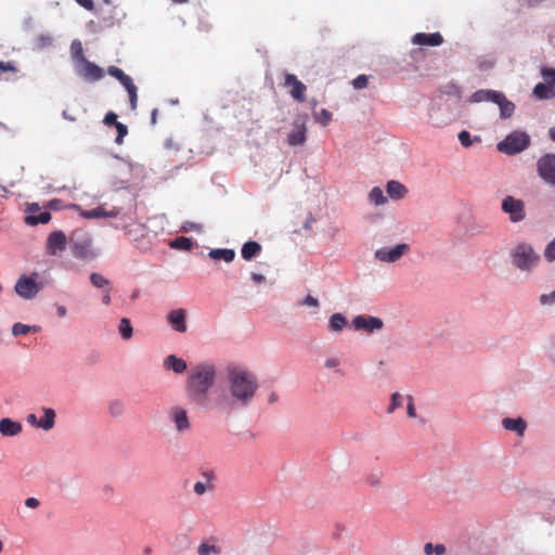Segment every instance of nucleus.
Masks as SVG:
<instances>
[{"instance_id":"1","label":"nucleus","mask_w":555,"mask_h":555,"mask_svg":"<svg viewBox=\"0 0 555 555\" xmlns=\"http://www.w3.org/2000/svg\"><path fill=\"white\" fill-rule=\"evenodd\" d=\"M259 390L257 375L247 366L229 363L225 366V387L218 390L214 406L217 414L229 415L248 408Z\"/></svg>"},{"instance_id":"2","label":"nucleus","mask_w":555,"mask_h":555,"mask_svg":"<svg viewBox=\"0 0 555 555\" xmlns=\"http://www.w3.org/2000/svg\"><path fill=\"white\" fill-rule=\"evenodd\" d=\"M218 377V369L210 360L201 361L191 366L185 378L186 397L207 412L216 413L214 401L217 391L209 393Z\"/></svg>"},{"instance_id":"3","label":"nucleus","mask_w":555,"mask_h":555,"mask_svg":"<svg viewBox=\"0 0 555 555\" xmlns=\"http://www.w3.org/2000/svg\"><path fill=\"white\" fill-rule=\"evenodd\" d=\"M508 258L515 269L525 273L534 271L541 262L540 254L528 241L515 242L508 250Z\"/></svg>"},{"instance_id":"4","label":"nucleus","mask_w":555,"mask_h":555,"mask_svg":"<svg viewBox=\"0 0 555 555\" xmlns=\"http://www.w3.org/2000/svg\"><path fill=\"white\" fill-rule=\"evenodd\" d=\"M46 287L44 281L37 271L22 274L14 284L15 294L23 300H34Z\"/></svg>"},{"instance_id":"5","label":"nucleus","mask_w":555,"mask_h":555,"mask_svg":"<svg viewBox=\"0 0 555 555\" xmlns=\"http://www.w3.org/2000/svg\"><path fill=\"white\" fill-rule=\"evenodd\" d=\"M530 145V137L524 131H513L498 143V151L506 155L521 153Z\"/></svg>"},{"instance_id":"6","label":"nucleus","mask_w":555,"mask_h":555,"mask_svg":"<svg viewBox=\"0 0 555 555\" xmlns=\"http://www.w3.org/2000/svg\"><path fill=\"white\" fill-rule=\"evenodd\" d=\"M116 158L119 162L113 167L117 178V182L114 183L115 185L120 184V186H124L133 178H139L143 175V167L141 165L132 164L131 162L120 159L117 156Z\"/></svg>"},{"instance_id":"7","label":"nucleus","mask_w":555,"mask_h":555,"mask_svg":"<svg viewBox=\"0 0 555 555\" xmlns=\"http://www.w3.org/2000/svg\"><path fill=\"white\" fill-rule=\"evenodd\" d=\"M168 417L173 429L179 435H185L192 430V422L185 408L173 405L168 411Z\"/></svg>"},{"instance_id":"8","label":"nucleus","mask_w":555,"mask_h":555,"mask_svg":"<svg viewBox=\"0 0 555 555\" xmlns=\"http://www.w3.org/2000/svg\"><path fill=\"white\" fill-rule=\"evenodd\" d=\"M40 411L42 413L40 418H38L35 413L27 414L25 418L26 423L33 428L50 431L55 426L56 412L54 409L48 406H41Z\"/></svg>"},{"instance_id":"9","label":"nucleus","mask_w":555,"mask_h":555,"mask_svg":"<svg viewBox=\"0 0 555 555\" xmlns=\"http://www.w3.org/2000/svg\"><path fill=\"white\" fill-rule=\"evenodd\" d=\"M72 254L77 259H91L94 257L92 251V240L85 233L74 234L70 238Z\"/></svg>"},{"instance_id":"10","label":"nucleus","mask_w":555,"mask_h":555,"mask_svg":"<svg viewBox=\"0 0 555 555\" xmlns=\"http://www.w3.org/2000/svg\"><path fill=\"white\" fill-rule=\"evenodd\" d=\"M107 74L116 78L128 92L131 109H135L138 104V88L132 78L125 74L122 69L113 65L108 66Z\"/></svg>"},{"instance_id":"11","label":"nucleus","mask_w":555,"mask_h":555,"mask_svg":"<svg viewBox=\"0 0 555 555\" xmlns=\"http://www.w3.org/2000/svg\"><path fill=\"white\" fill-rule=\"evenodd\" d=\"M409 250L410 246L406 243H401L392 247H382L376 249L374 258L379 262L395 263Z\"/></svg>"},{"instance_id":"12","label":"nucleus","mask_w":555,"mask_h":555,"mask_svg":"<svg viewBox=\"0 0 555 555\" xmlns=\"http://www.w3.org/2000/svg\"><path fill=\"white\" fill-rule=\"evenodd\" d=\"M502 210L508 215L511 222L517 223L526 218L525 204L521 199L506 196L502 201Z\"/></svg>"},{"instance_id":"13","label":"nucleus","mask_w":555,"mask_h":555,"mask_svg":"<svg viewBox=\"0 0 555 555\" xmlns=\"http://www.w3.org/2000/svg\"><path fill=\"white\" fill-rule=\"evenodd\" d=\"M76 74L83 78L87 81H99L101 80L105 73L103 68H101L99 65L90 62L89 60L85 59L81 62L74 65Z\"/></svg>"},{"instance_id":"14","label":"nucleus","mask_w":555,"mask_h":555,"mask_svg":"<svg viewBox=\"0 0 555 555\" xmlns=\"http://www.w3.org/2000/svg\"><path fill=\"white\" fill-rule=\"evenodd\" d=\"M539 176L551 186H555V155L545 154L538 163Z\"/></svg>"},{"instance_id":"15","label":"nucleus","mask_w":555,"mask_h":555,"mask_svg":"<svg viewBox=\"0 0 555 555\" xmlns=\"http://www.w3.org/2000/svg\"><path fill=\"white\" fill-rule=\"evenodd\" d=\"M352 327L356 331H364L366 333H373L383 328L384 323L382 319L372 315H357L352 319Z\"/></svg>"},{"instance_id":"16","label":"nucleus","mask_w":555,"mask_h":555,"mask_svg":"<svg viewBox=\"0 0 555 555\" xmlns=\"http://www.w3.org/2000/svg\"><path fill=\"white\" fill-rule=\"evenodd\" d=\"M186 317V310L177 308L168 312L166 321L173 332L184 334L188 331Z\"/></svg>"},{"instance_id":"17","label":"nucleus","mask_w":555,"mask_h":555,"mask_svg":"<svg viewBox=\"0 0 555 555\" xmlns=\"http://www.w3.org/2000/svg\"><path fill=\"white\" fill-rule=\"evenodd\" d=\"M306 119L297 118L293 122L292 131L288 134L287 142L292 146L302 145L306 142Z\"/></svg>"},{"instance_id":"18","label":"nucleus","mask_w":555,"mask_h":555,"mask_svg":"<svg viewBox=\"0 0 555 555\" xmlns=\"http://www.w3.org/2000/svg\"><path fill=\"white\" fill-rule=\"evenodd\" d=\"M67 238L64 232L53 231L47 238V251L51 256H55L66 248Z\"/></svg>"},{"instance_id":"19","label":"nucleus","mask_w":555,"mask_h":555,"mask_svg":"<svg viewBox=\"0 0 555 555\" xmlns=\"http://www.w3.org/2000/svg\"><path fill=\"white\" fill-rule=\"evenodd\" d=\"M285 86L289 88L291 95L298 102L305 101L307 87L293 74L285 75Z\"/></svg>"},{"instance_id":"20","label":"nucleus","mask_w":555,"mask_h":555,"mask_svg":"<svg viewBox=\"0 0 555 555\" xmlns=\"http://www.w3.org/2000/svg\"><path fill=\"white\" fill-rule=\"evenodd\" d=\"M120 210L116 207L112 209H106L103 206L95 207L90 210H82L80 215L87 219H98V218H115L119 216Z\"/></svg>"},{"instance_id":"21","label":"nucleus","mask_w":555,"mask_h":555,"mask_svg":"<svg viewBox=\"0 0 555 555\" xmlns=\"http://www.w3.org/2000/svg\"><path fill=\"white\" fill-rule=\"evenodd\" d=\"M23 431V425L13 421L10 417H3L0 420V434L3 437H16Z\"/></svg>"},{"instance_id":"22","label":"nucleus","mask_w":555,"mask_h":555,"mask_svg":"<svg viewBox=\"0 0 555 555\" xmlns=\"http://www.w3.org/2000/svg\"><path fill=\"white\" fill-rule=\"evenodd\" d=\"M163 367L166 371H172L175 374H183L188 370V364L182 358L169 354L164 359Z\"/></svg>"},{"instance_id":"23","label":"nucleus","mask_w":555,"mask_h":555,"mask_svg":"<svg viewBox=\"0 0 555 555\" xmlns=\"http://www.w3.org/2000/svg\"><path fill=\"white\" fill-rule=\"evenodd\" d=\"M412 42L420 46L438 47L443 42V38L439 33L424 34L417 33L413 36Z\"/></svg>"},{"instance_id":"24","label":"nucleus","mask_w":555,"mask_h":555,"mask_svg":"<svg viewBox=\"0 0 555 555\" xmlns=\"http://www.w3.org/2000/svg\"><path fill=\"white\" fill-rule=\"evenodd\" d=\"M502 426L505 430L515 433L518 437H522L527 428V423L522 417H504L502 420Z\"/></svg>"},{"instance_id":"25","label":"nucleus","mask_w":555,"mask_h":555,"mask_svg":"<svg viewBox=\"0 0 555 555\" xmlns=\"http://www.w3.org/2000/svg\"><path fill=\"white\" fill-rule=\"evenodd\" d=\"M197 555H221L222 546L215 538L204 540L197 546Z\"/></svg>"},{"instance_id":"26","label":"nucleus","mask_w":555,"mask_h":555,"mask_svg":"<svg viewBox=\"0 0 555 555\" xmlns=\"http://www.w3.org/2000/svg\"><path fill=\"white\" fill-rule=\"evenodd\" d=\"M386 192L391 199H401L408 194V189L397 180H390L386 184Z\"/></svg>"},{"instance_id":"27","label":"nucleus","mask_w":555,"mask_h":555,"mask_svg":"<svg viewBox=\"0 0 555 555\" xmlns=\"http://www.w3.org/2000/svg\"><path fill=\"white\" fill-rule=\"evenodd\" d=\"M499 92L500 91H495V90H489V89H480V90H477L475 91L470 98H469V102L472 103H480V102H495V100L499 96Z\"/></svg>"},{"instance_id":"28","label":"nucleus","mask_w":555,"mask_h":555,"mask_svg":"<svg viewBox=\"0 0 555 555\" xmlns=\"http://www.w3.org/2000/svg\"><path fill=\"white\" fill-rule=\"evenodd\" d=\"M499 96L500 98H498L494 103L500 107V116L502 118H509L515 111V105L513 102L508 101L501 91L499 92Z\"/></svg>"},{"instance_id":"29","label":"nucleus","mask_w":555,"mask_h":555,"mask_svg":"<svg viewBox=\"0 0 555 555\" xmlns=\"http://www.w3.org/2000/svg\"><path fill=\"white\" fill-rule=\"evenodd\" d=\"M261 251V245L255 241L245 243L241 249V255L245 260L256 258Z\"/></svg>"},{"instance_id":"30","label":"nucleus","mask_w":555,"mask_h":555,"mask_svg":"<svg viewBox=\"0 0 555 555\" xmlns=\"http://www.w3.org/2000/svg\"><path fill=\"white\" fill-rule=\"evenodd\" d=\"M347 318L340 312L332 314L328 319V328L335 333L341 332L347 326Z\"/></svg>"},{"instance_id":"31","label":"nucleus","mask_w":555,"mask_h":555,"mask_svg":"<svg viewBox=\"0 0 555 555\" xmlns=\"http://www.w3.org/2000/svg\"><path fill=\"white\" fill-rule=\"evenodd\" d=\"M208 256L214 260H223L225 262H231L235 258V251L230 248H216L211 249Z\"/></svg>"},{"instance_id":"32","label":"nucleus","mask_w":555,"mask_h":555,"mask_svg":"<svg viewBox=\"0 0 555 555\" xmlns=\"http://www.w3.org/2000/svg\"><path fill=\"white\" fill-rule=\"evenodd\" d=\"M533 94L538 99H551L555 95V91H554L553 87L548 86L547 83L539 82L533 88Z\"/></svg>"},{"instance_id":"33","label":"nucleus","mask_w":555,"mask_h":555,"mask_svg":"<svg viewBox=\"0 0 555 555\" xmlns=\"http://www.w3.org/2000/svg\"><path fill=\"white\" fill-rule=\"evenodd\" d=\"M40 330L37 325H27L20 322H16L12 326V335L17 337L22 335H27L30 332H38Z\"/></svg>"},{"instance_id":"34","label":"nucleus","mask_w":555,"mask_h":555,"mask_svg":"<svg viewBox=\"0 0 555 555\" xmlns=\"http://www.w3.org/2000/svg\"><path fill=\"white\" fill-rule=\"evenodd\" d=\"M369 201L375 206H380L387 203V197L379 186H374L369 193Z\"/></svg>"},{"instance_id":"35","label":"nucleus","mask_w":555,"mask_h":555,"mask_svg":"<svg viewBox=\"0 0 555 555\" xmlns=\"http://www.w3.org/2000/svg\"><path fill=\"white\" fill-rule=\"evenodd\" d=\"M70 53L74 65L86 59L83 54L82 43L80 40L75 39L70 44Z\"/></svg>"},{"instance_id":"36","label":"nucleus","mask_w":555,"mask_h":555,"mask_svg":"<svg viewBox=\"0 0 555 555\" xmlns=\"http://www.w3.org/2000/svg\"><path fill=\"white\" fill-rule=\"evenodd\" d=\"M118 332L122 339L129 340L133 336V327L128 318H122L118 324Z\"/></svg>"},{"instance_id":"37","label":"nucleus","mask_w":555,"mask_h":555,"mask_svg":"<svg viewBox=\"0 0 555 555\" xmlns=\"http://www.w3.org/2000/svg\"><path fill=\"white\" fill-rule=\"evenodd\" d=\"M51 220V214L48 211L40 212L39 215L26 216L25 222L28 225H37L39 223L46 224Z\"/></svg>"},{"instance_id":"38","label":"nucleus","mask_w":555,"mask_h":555,"mask_svg":"<svg viewBox=\"0 0 555 555\" xmlns=\"http://www.w3.org/2000/svg\"><path fill=\"white\" fill-rule=\"evenodd\" d=\"M107 410L112 417H119L125 412V404L121 400L115 399L109 401Z\"/></svg>"},{"instance_id":"39","label":"nucleus","mask_w":555,"mask_h":555,"mask_svg":"<svg viewBox=\"0 0 555 555\" xmlns=\"http://www.w3.org/2000/svg\"><path fill=\"white\" fill-rule=\"evenodd\" d=\"M91 284L96 288H109L111 282L104 275L100 273H91L90 275Z\"/></svg>"},{"instance_id":"40","label":"nucleus","mask_w":555,"mask_h":555,"mask_svg":"<svg viewBox=\"0 0 555 555\" xmlns=\"http://www.w3.org/2000/svg\"><path fill=\"white\" fill-rule=\"evenodd\" d=\"M193 246V241L189 237L180 236L170 242V247L190 250Z\"/></svg>"},{"instance_id":"41","label":"nucleus","mask_w":555,"mask_h":555,"mask_svg":"<svg viewBox=\"0 0 555 555\" xmlns=\"http://www.w3.org/2000/svg\"><path fill=\"white\" fill-rule=\"evenodd\" d=\"M459 141L460 143L462 144V146L464 147H469L473 145L474 142H480V138L479 137H474L472 138L470 133L466 130H462L459 135Z\"/></svg>"},{"instance_id":"42","label":"nucleus","mask_w":555,"mask_h":555,"mask_svg":"<svg viewBox=\"0 0 555 555\" xmlns=\"http://www.w3.org/2000/svg\"><path fill=\"white\" fill-rule=\"evenodd\" d=\"M215 490L214 483H207L205 481H196L193 486V491L196 495H204L207 492Z\"/></svg>"},{"instance_id":"43","label":"nucleus","mask_w":555,"mask_h":555,"mask_svg":"<svg viewBox=\"0 0 555 555\" xmlns=\"http://www.w3.org/2000/svg\"><path fill=\"white\" fill-rule=\"evenodd\" d=\"M404 397L399 392H393L390 397V404L387 409V413L391 414L396 409L402 406Z\"/></svg>"},{"instance_id":"44","label":"nucleus","mask_w":555,"mask_h":555,"mask_svg":"<svg viewBox=\"0 0 555 555\" xmlns=\"http://www.w3.org/2000/svg\"><path fill=\"white\" fill-rule=\"evenodd\" d=\"M543 257L547 262L555 261V237L545 245Z\"/></svg>"},{"instance_id":"45","label":"nucleus","mask_w":555,"mask_h":555,"mask_svg":"<svg viewBox=\"0 0 555 555\" xmlns=\"http://www.w3.org/2000/svg\"><path fill=\"white\" fill-rule=\"evenodd\" d=\"M314 119L322 126H326L332 120V113L325 108H322L319 113L314 114Z\"/></svg>"},{"instance_id":"46","label":"nucleus","mask_w":555,"mask_h":555,"mask_svg":"<svg viewBox=\"0 0 555 555\" xmlns=\"http://www.w3.org/2000/svg\"><path fill=\"white\" fill-rule=\"evenodd\" d=\"M444 552H446V547L443 544L433 545L431 543H426L424 545V553L426 555H433L434 553L436 555H442Z\"/></svg>"},{"instance_id":"47","label":"nucleus","mask_w":555,"mask_h":555,"mask_svg":"<svg viewBox=\"0 0 555 555\" xmlns=\"http://www.w3.org/2000/svg\"><path fill=\"white\" fill-rule=\"evenodd\" d=\"M541 76L545 83L553 87L555 85V68L544 67L541 70Z\"/></svg>"},{"instance_id":"48","label":"nucleus","mask_w":555,"mask_h":555,"mask_svg":"<svg viewBox=\"0 0 555 555\" xmlns=\"http://www.w3.org/2000/svg\"><path fill=\"white\" fill-rule=\"evenodd\" d=\"M116 129H117V137H116V140L115 142L117 144H121L122 141H124V138L127 135L128 133V129H127V126L121 124V122H116Z\"/></svg>"},{"instance_id":"49","label":"nucleus","mask_w":555,"mask_h":555,"mask_svg":"<svg viewBox=\"0 0 555 555\" xmlns=\"http://www.w3.org/2000/svg\"><path fill=\"white\" fill-rule=\"evenodd\" d=\"M300 305L301 306H306V307H312L314 309H319L320 308V302H319V299L313 297L312 295H307L301 301H300Z\"/></svg>"},{"instance_id":"50","label":"nucleus","mask_w":555,"mask_h":555,"mask_svg":"<svg viewBox=\"0 0 555 555\" xmlns=\"http://www.w3.org/2000/svg\"><path fill=\"white\" fill-rule=\"evenodd\" d=\"M539 300L543 306H555V291L550 294H542Z\"/></svg>"},{"instance_id":"51","label":"nucleus","mask_w":555,"mask_h":555,"mask_svg":"<svg viewBox=\"0 0 555 555\" xmlns=\"http://www.w3.org/2000/svg\"><path fill=\"white\" fill-rule=\"evenodd\" d=\"M367 77L365 75H359L357 78L352 80V86L354 89L360 90L367 86Z\"/></svg>"},{"instance_id":"52","label":"nucleus","mask_w":555,"mask_h":555,"mask_svg":"<svg viewBox=\"0 0 555 555\" xmlns=\"http://www.w3.org/2000/svg\"><path fill=\"white\" fill-rule=\"evenodd\" d=\"M366 483L371 487H379L382 485V474H371L366 477Z\"/></svg>"},{"instance_id":"53","label":"nucleus","mask_w":555,"mask_h":555,"mask_svg":"<svg viewBox=\"0 0 555 555\" xmlns=\"http://www.w3.org/2000/svg\"><path fill=\"white\" fill-rule=\"evenodd\" d=\"M52 41H53V39L50 35H41L38 38V47L40 49L49 47L52 44Z\"/></svg>"},{"instance_id":"54","label":"nucleus","mask_w":555,"mask_h":555,"mask_svg":"<svg viewBox=\"0 0 555 555\" xmlns=\"http://www.w3.org/2000/svg\"><path fill=\"white\" fill-rule=\"evenodd\" d=\"M406 413L410 417H415L416 416V410H415V405H414V401H413V398L411 396H408L406 397Z\"/></svg>"},{"instance_id":"55","label":"nucleus","mask_w":555,"mask_h":555,"mask_svg":"<svg viewBox=\"0 0 555 555\" xmlns=\"http://www.w3.org/2000/svg\"><path fill=\"white\" fill-rule=\"evenodd\" d=\"M201 476L205 479L207 483H214L216 480V474L214 470L206 469L201 473Z\"/></svg>"},{"instance_id":"56","label":"nucleus","mask_w":555,"mask_h":555,"mask_svg":"<svg viewBox=\"0 0 555 555\" xmlns=\"http://www.w3.org/2000/svg\"><path fill=\"white\" fill-rule=\"evenodd\" d=\"M339 365H340V360L338 358H336V357L327 358L324 361V366L326 369H336Z\"/></svg>"},{"instance_id":"57","label":"nucleus","mask_w":555,"mask_h":555,"mask_svg":"<svg viewBox=\"0 0 555 555\" xmlns=\"http://www.w3.org/2000/svg\"><path fill=\"white\" fill-rule=\"evenodd\" d=\"M25 506L31 509H36L40 506V501L36 498H27L25 500Z\"/></svg>"},{"instance_id":"58","label":"nucleus","mask_w":555,"mask_h":555,"mask_svg":"<svg viewBox=\"0 0 555 555\" xmlns=\"http://www.w3.org/2000/svg\"><path fill=\"white\" fill-rule=\"evenodd\" d=\"M117 121V115L114 112H108L104 117V124L105 125H115Z\"/></svg>"},{"instance_id":"59","label":"nucleus","mask_w":555,"mask_h":555,"mask_svg":"<svg viewBox=\"0 0 555 555\" xmlns=\"http://www.w3.org/2000/svg\"><path fill=\"white\" fill-rule=\"evenodd\" d=\"M183 231L188 232V231H201L202 230V225L198 224V223H194V222H185L182 227Z\"/></svg>"},{"instance_id":"60","label":"nucleus","mask_w":555,"mask_h":555,"mask_svg":"<svg viewBox=\"0 0 555 555\" xmlns=\"http://www.w3.org/2000/svg\"><path fill=\"white\" fill-rule=\"evenodd\" d=\"M120 220L122 221V223H120V224H119V223H118V224H113V227H114L115 229H121V230H124L127 234H130L129 223H128V222H126V218H125V216H122V217L120 218Z\"/></svg>"},{"instance_id":"61","label":"nucleus","mask_w":555,"mask_h":555,"mask_svg":"<svg viewBox=\"0 0 555 555\" xmlns=\"http://www.w3.org/2000/svg\"><path fill=\"white\" fill-rule=\"evenodd\" d=\"M77 3H79L82 8L87 10L93 9V1L92 0H76Z\"/></svg>"},{"instance_id":"62","label":"nucleus","mask_w":555,"mask_h":555,"mask_svg":"<svg viewBox=\"0 0 555 555\" xmlns=\"http://www.w3.org/2000/svg\"><path fill=\"white\" fill-rule=\"evenodd\" d=\"M15 70L14 66L9 62H0V74L2 72Z\"/></svg>"},{"instance_id":"63","label":"nucleus","mask_w":555,"mask_h":555,"mask_svg":"<svg viewBox=\"0 0 555 555\" xmlns=\"http://www.w3.org/2000/svg\"><path fill=\"white\" fill-rule=\"evenodd\" d=\"M280 397L279 395L275 392V391H271L269 395H268V403L270 404H273V403H276L279 401Z\"/></svg>"},{"instance_id":"64","label":"nucleus","mask_w":555,"mask_h":555,"mask_svg":"<svg viewBox=\"0 0 555 555\" xmlns=\"http://www.w3.org/2000/svg\"><path fill=\"white\" fill-rule=\"evenodd\" d=\"M56 314L60 318H64L67 314V309L63 305H56Z\"/></svg>"}]
</instances>
